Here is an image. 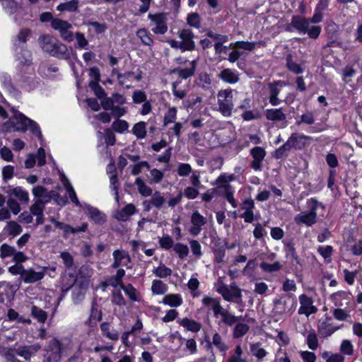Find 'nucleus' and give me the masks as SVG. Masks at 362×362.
Here are the masks:
<instances>
[{
	"label": "nucleus",
	"mask_w": 362,
	"mask_h": 362,
	"mask_svg": "<svg viewBox=\"0 0 362 362\" xmlns=\"http://www.w3.org/2000/svg\"><path fill=\"white\" fill-rule=\"evenodd\" d=\"M85 206L88 210L90 220L94 223L97 224H103L106 221V216L105 214L99 211L97 208L91 206L87 204H85Z\"/></svg>",
	"instance_id": "nucleus-20"
},
{
	"label": "nucleus",
	"mask_w": 362,
	"mask_h": 362,
	"mask_svg": "<svg viewBox=\"0 0 362 362\" xmlns=\"http://www.w3.org/2000/svg\"><path fill=\"white\" fill-rule=\"evenodd\" d=\"M243 349L240 345L235 348V352L233 356L228 358V362H247L246 359L242 358Z\"/></svg>",
	"instance_id": "nucleus-57"
},
{
	"label": "nucleus",
	"mask_w": 362,
	"mask_h": 362,
	"mask_svg": "<svg viewBox=\"0 0 362 362\" xmlns=\"http://www.w3.org/2000/svg\"><path fill=\"white\" fill-rule=\"evenodd\" d=\"M303 139H311V137L304 134L293 133L288 139V140L291 141L290 144L291 146L296 150H300L305 146V143L303 141Z\"/></svg>",
	"instance_id": "nucleus-23"
},
{
	"label": "nucleus",
	"mask_w": 362,
	"mask_h": 362,
	"mask_svg": "<svg viewBox=\"0 0 362 362\" xmlns=\"http://www.w3.org/2000/svg\"><path fill=\"white\" fill-rule=\"evenodd\" d=\"M40 349L41 346L39 344L30 346H21L16 349V354L28 361Z\"/></svg>",
	"instance_id": "nucleus-14"
},
{
	"label": "nucleus",
	"mask_w": 362,
	"mask_h": 362,
	"mask_svg": "<svg viewBox=\"0 0 362 362\" xmlns=\"http://www.w3.org/2000/svg\"><path fill=\"white\" fill-rule=\"evenodd\" d=\"M306 342L311 350H316L317 349L319 344L315 332H311L308 335Z\"/></svg>",
	"instance_id": "nucleus-60"
},
{
	"label": "nucleus",
	"mask_w": 362,
	"mask_h": 362,
	"mask_svg": "<svg viewBox=\"0 0 362 362\" xmlns=\"http://www.w3.org/2000/svg\"><path fill=\"white\" fill-rule=\"evenodd\" d=\"M285 252L288 258L292 259L298 264H301L300 260L296 254V249L293 243H288L285 245Z\"/></svg>",
	"instance_id": "nucleus-41"
},
{
	"label": "nucleus",
	"mask_w": 362,
	"mask_h": 362,
	"mask_svg": "<svg viewBox=\"0 0 362 362\" xmlns=\"http://www.w3.org/2000/svg\"><path fill=\"white\" fill-rule=\"evenodd\" d=\"M113 259L121 263L123 266H127L131 262L129 255L122 250H115L112 253Z\"/></svg>",
	"instance_id": "nucleus-32"
},
{
	"label": "nucleus",
	"mask_w": 362,
	"mask_h": 362,
	"mask_svg": "<svg viewBox=\"0 0 362 362\" xmlns=\"http://www.w3.org/2000/svg\"><path fill=\"white\" fill-rule=\"evenodd\" d=\"M290 143L291 141L287 140L285 144H284L272 153V157L275 159H282L287 158L288 156V152L292 148H293Z\"/></svg>",
	"instance_id": "nucleus-26"
},
{
	"label": "nucleus",
	"mask_w": 362,
	"mask_h": 362,
	"mask_svg": "<svg viewBox=\"0 0 362 362\" xmlns=\"http://www.w3.org/2000/svg\"><path fill=\"white\" fill-rule=\"evenodd\" d=\"M286 66L288 71L297 75L304 71V68L302 65L296 63L291 54H287L286 57Z\"/></svg>",
	"instance_id": "nucleus-24"
},
{
	"label": "nucleus",
	"mask_w": 362,
	"mask_h": 362,
	"mask_svg": "<svg viewBox=\"0 0 362 362\" xmlns=\"http://www.w3.org/2000/svg\"><path fill=\"white\" fill-rule=\"evenodd\" d=\"M286 85L285 82L282 81H275L268 84V89L269 91V101L273 106H277L281 100L278 98L281 88Z\"/></svg>",
	"instance_id": "nucleus-10"
},
{
	"label": "nucleus",
	"mask_w": 362,
	"mask_h": 362,
	"mask_svg": "<svg viewBox=\"0 0 362 362\" xmlns=\"http://www.w3.org/2000/svg\"><path fill=\"white\" fill-rule=\"evenodd\" d=\"M46 354L42 362H61L62 344L57 339H52L46 347Z\"/></svg>",
	"instance_id": "nucleus-7"
},
{
	"label": "nucleus",
	"mask_w": 362,
	"mask_h": 362,
	"mask_svg": "<svg viewBox=\"0 0 362 362\" xmlns=\"http://www.w3.org/2000/svg\"><path fill=\"white\" fill-rule=\"evenodd\" d=\"M136 35L138 37H139L142 42V43L147 46H152L153 44V40L151 37V35L149 34L147 30L144 28L139 29Z\"/></svg>",
	"instance_id": "nucleus-42"
},
{
	"label": "nucleus",
	"mask_w": 362,
	"mask_h": 362,
	"mask_svg": "<svg viewBox=\"0 0 362 362\" xmlns=\"http://www.w3.org/2000/svg\"><path fill=\"white\" fill-rule=\"evenodd\" d=\"M1 1L2 6L8 13L12 14L16 11L18 5L13 0H1Z\"/></svg>",
	"instance_id": "nucleus-64"
},
{
	"label": "nucleus",
	"mask_w": 362,
	"mask_h": 362,
	"mask_svg": "<svg viewBox=\"0 0 362 362\" xmlns=\"http://www.w3.org/2000/svg\"><path fill=\"white\" fill-rule=\"evenodd\" d=\"M165 202L164 197L160 194L159 192H156L153 194L151 200L149 201H144L143 202L144 205L146 204H151L156 207L157 209H160L162 205Z\"/></svg>",
	"instance_id": "nucleus-36"
},
{
	"label": "nucleus",
	"mask_w": 362,
	"mask_h": 362,
	"mask_svg": "<svg viewBox=\"0 0 362 362\" xmlns=\"http://www.w3.org/2000/svg\"><path fill=\"white\" fill-rule=\"evenodd\" d=\"M307 204L310 207L309 211L301 212L297 214L295 218V222L299 224H305L307 226H311L317 223V210L319 207L324 209V205L317 201L315 198L308 199Z\"/></svg>",
	"instance_id": "nucleus-3"
},
{
	"label": "nucleus",
	"mask_w": 362,
	"mask_h": 362,
	"mask_svg": "<svg viewBox=\"0 0 362 362\" xmlns=\"http://www.w3.org/2000/svg\"><path fill=\"white\" fill-rule=\"evenodd\" d=\"M191 223L192 226L189 229V233L193 236H197L202 230V226L206 223V219L198 211L193 212L191 216Z\"/></svg>",
	"instance_id": "nucleus-13"
},
{
	"label": "nucleus",
	"mask_w": 362,
	"mask_h": 362,
	"mask_svg": "<svg viewBox=\"0 0 362 362\" xmlns=\"http://www.w3.org/2000/svg\"><path fill=\"white\" fill-rule=\"evenodd\" d=\"M249 329L250 327L246 324H237L233 329V337L238 339L243 337L249 331Z\"/></svg>",
	"instance_id": "nucleus-47"
},
{
	"label": "nucleus",
	"mask_w": 362,
	"mask_h": 362,
	"mask_svg": "<svg viewBox=\"0 0 362 362\" xmlns=\"http://www.w3.org/2000/svg\"><path fill=\"white\" fill-rule=\"evenodd\" d=\"M153 273L159 278H166L172 274V270L163 264H160L153 270Z\"/></svg>",
	"instance_id": "nucleus-50"
},
{
	"label": "nucleus",
	"mask_w": 362,
	"mask_h": 362,
	"mask_svg": "<svg viewBox=\"0 0 362 362\" xmlns=\"http://www.w3.org/2000/svg\"><path fill=\"white\" fill-rule=\"evenodd\" d=\"M173 250L178 255L180 259L185 258L189 254L187 245L181 243H176L173 247Z\"/></svg>",
	"instance_id": "nucleus-51"
},
{
	"label": "nucleus",
	"mask_w": 362,
	"mask_h": 362,
	"mask_svg": "<svg viewBox=\"0 0 362 362\" xmlns=\"http://www.w3.org/2000/svg\"><path fill=\"white\" fill-rule=\"evenodd\" d=\"M98 304L95 302H93L90 316L88 320L89 325L91 327H94L97 322L102 320V311L98 310Z\"/></svg>",
	"instance_id": "nucleus-27"
},
{
	"label": "nucleus",
	"mask_w": 362,
	"mask_h": 362,
	"mask_svg": "<svg viewBox=\"0 0 362 362\" xmlns=\"http://www.w3.org/2000/svg\"><path fill=\"white\" fill-rule=\"evenodd\" d=\"M218 77L223 81L230 84H235L240 80L238 71L228 68L224 69L221 71L218 74Z\"/></svg>",
	"instance_id": "nucleus-17"
},
{
	"label": "nucleus",
	"mask_w": 362,
	"mask_h": 362,
	"mask_svg": "<svg viewBox=\"0 0 362 362\" xmlns=\"http://www.w3.org/2000/svg\"><path fill=\"white\" fill-rule=\"evenodd\" d=\"M13 115L9 120L4 124V128L7 132H24L28 129L35 134L38 139H42V134L38 124L33 120L25 117L21 112L12 108Z\"/></svg>",
	"instance_id": "nucleus-1"
},
{
	"label": "nucleus",
	"mask_w": 362,
	"mask_h": 362,
	"mask_svg": "<svg viewBox=\"0 0 362 362\" xmlns=\"http://www.w3.org/2000/svg\"><path fill=\"white\" fill-rule=\"evenodd\" d=\"M89 87L99 99H103L106 96V93L104 89L99 85L97 81H90Z\"/></svg>",
	"instance_id": "nucleus-53"
},
{
	"label": "nucleus",
	"mask_w": 362,
	"mask_h": 362,
	"mask_svg": "<svg viewBox=\"0 0 362 362\" xmlns=\"http://www.w3.org/2000/svg\"><path fill=\"white\" fill-rule=\"evenodd\" d=\"M153 293L156 295L163 294L167 291L166 285L160 280H153L151 286Z\"/></svg>",
	"instance_id": "nucleus-48"
},
{
	"label": "nucleus",
	"mask_w": 362,
	"mask_h": 362,
	"mask_svg": "<svg viewBox=\"0 0 362 362\" xmlns=\"http://www.w3.org/2000/svg\"><path fill=\"white\" fill-rule=\"evenodd\" d=\"M229 47L252 51L255 47V43L253 42L238 41L235 43H230Z\"/></svg>",
	"instance_id": "nucleus-46"
},
{
	"label": "nucleus",
	"mask_w": 362,
	"mask_h": 362,
	"mask_svg": "<svg viewBox=\"0 0 362 362\" xmlns=\"http://www.w3.org/2000/svg\"><path fill=\"white\" fill-rule=\"evenodd\" d=\"M273 303V312L276 315L285 313L291 315L295 310L296 302L291 299L289 295H282L279 298L274 299Z\"/></svg>",
	"instance_id": "nucleus-5"
},
{
	"label": "nucleus",
	"mask_w": 362,
	"mask_h": 362,
	"mask_svg": "<svg viewBox=\"0 0 362 362\" xmlns=\"http://www.w3.org/2000/svg\"><path fill=\"white\" fill-rule=\"evenodd\" d=\"M217 291L223 296L225 300L228 302H235L240 306L244 307L241 289L238 286H232L230 288L227 285L222 284L218 288Z\"/></svg>",
	"instance_id": "nucleus-6"
},
{
	"label": "nucleus",
	"mask_w": 362,
	"mask_h": 362,
	"mask_svg": "<svg viewBox=\"0 0 362 362\" xmlns=\"http://www.w3.org/2000/svg\"><path fill=\"white\" fill-rule=\"evenodd\" d=\"M330 318L327 317L325 320L319 321L317 332L322 337H328L334 332L338 330L340 327H334L329 322Z\"/></svg>",
	"instance_id": "nucleus-15"
},
{
	"label": "nucleus",
	"mask_w": 362,
	"mask_h": 362,
	"mask_svg": "<svg viewBox=\"0 0 362 362\" xmlns=\"http://www.w3.org/2000/svg\"><path fill=\"white\" fill-rule=\"evenodd\" d=\"M299 300L301 305L298 310L299 314H305L308 315L310 313L315 312L316 309L314 310V307L312 305L313 300L310 297L305 294H302L299 297Z\"/></svg>",
	"instance_id": "nucleus-21"
},
{
	"label": "nucleus",
	"mask_w": 362,
	"mask_h": 362,
	"mask_svg": "<svg viewBox=\"0 0 362 362\" xmlns=\"http://www.w3.org/2000/svg\"><path fill=\"white\" fill-rule=\"evenodd\" d=\"M241 318L242 317L235 316L234 315L229 313L228 310H227L225 314L223 315L221 322H219L218 324L220 325L221 323H223L227 326L231 327Z\"/></svg>",
	"instance_id": "nucleus-37"
},
{
	"label": "nucleus",
	"mask_w": 362,
	"mask_h": 362,
	"mask_svg": "<svg viewBox=\"0 0 362 362\" xmlns=\"http://www.w3.org/2000/svg\"><path fill=\"white\" fill-rule=\"evenodd\" d=\"M135 184L138 187L139 193L144 197H148L152 194V189L150 187L145 184L141 177H137Z\"/></svg>",
	"instance_id": "nucleus-39"
},
{
	"label": "nucleus",
	"mask_w": 362,
	"mask_h": 362,
	"mask_svg": "<svg viewBox=\"0 0 362 362\" xmlns=\"http://www.w3.org/2000/svg\"><path fill=\"white\" fill-rule=\"evenodd\" d=\"M100 329L103 336L107 338L117 341L119 339V333L116 330H110V325L108 322H103L100 325Z\"/></svg>",
	"instance_id": "nucleus-29"
},
{
	"label": "nucleus",
	"mask_w": 362,
	"mask_h": 362,
	"mask_svg": "<svg viewBox=\"0 0 362 362\" xmlns=\"http://www.w3.org/2000/svg\"><path fill=\"white\" fill-rule=\"evenodd\" d=\"M206 35L209 37L212 38L213 40H214L216 41V42L214 44V47H218V46L221 43H225V42H228V35L217 34L211 30L207 32Z\"/></svg>",
	"instance_id": "nucleus-49"
},
{
	"label": "nucleus",
	"mask_w": 362,
	"mask_h": 362,
	"mask_svg": "<svg viewBox=\"0 0 362 362\" xmlns=\"http://www.w3.org/2000/svg\"><path fill=\"white\" fill-rule=\"evenodd\" d=\"M30 315L40 323H45L47 319V313L36 305L31 306Z\"/></svg>",
	"instance_id": "nucleus-31"
},
{
	"label": "nucleus",
	"mask_w": 362,
	"mask_h": 362,
	"mask_svg": "<svg viewBox=\"0 0 362 362\" xmlns=\"http://www.w3.org/2000/svg\"><path fill=\"white\" fill-rule=\"evenodd\" d=\"M78 0H71L65 3L60 4L57 8L60 11H67L69 12H74L78 9Z\"/></svg>",
	"instance_id": "nucleus-40"
},
{
	"label": "nucleus",
	"mask_w": 362,
	"mask_h": 362,
	"mask_svg": "<svg viewBox=\"0 0 362 362\" xmlns=\"http://www.w3.org/2000/svg\"><path fill=\"white\" fill-rule=\"evenodd\" d=\"M6 230L9 235L16 236L19 235L22 232L23 229L18 223L13 221H10L7 223Z\"/></svg>",
	"instance_id": "nucleus-43"
},
{
	"label": "nucleus",
	"mask_w": 362,
	"mask_h": 362,
	"mask_svg": "<svg viewBox=\"0 0 362 362\" xmlns=\"http://www.w3.org/2000/svg\"><path fill=\"white\" fill-rule=\"evenodd\" d=\"M15 252L16 248L14 247L10 246L6 243H4L0 247V257L2 259L12 257Z\"/></svg>",
	"instance_id": "nucleus-54"
},
{
	"label": "nucleus",
	"mask_w": 362,
	"mask_h": 362,
	"mask_svg": "<svg viewBox=\"0 0 362 362\" xmlns=\"http://www.w3.org/2000/svg\"><path fill=\"white\" fill-rule=\"evenodd\" d=\"M310 25V21L305 17L301 16H293L291 18L290 23L285 25V30L287 32H293L294 30L300 33H306L308 31V26Z\"/></svg>",
	"instance_id": "nucleus-9"
},
{
	"label": "nucleus",
	"mask_w": 362,
	"mask_h": 362,
	"mask_svg": "<svg viewBox=\"0 0 362 362\" xmlns=\"http://www.w3.org/2000/svg\"><path fill=\"white\" fill-rule=\"evenodd\" d=\"M197 67V62L193 60L190 62L189 68H175L172 73L177 74L179 77L183 79H187L191 76H192L196 70Z\"/></svg>",
	"instance_id": "nucleus-22"
},
{
	"label": "nucleus",
	"mask_w": 362,
	"mask_h": 362,
	"mask_svg": "<svg viewBox=\"0 0 362 362\" xmlns=\"http://www.w3.org/2000/svg\"><path fill=\"white\" fill-rule=\"evenodd\" d=\"M30 36V30L28 29L21 30L18 34L16 35L14 40V46L16 47V52H18V49L22 51L21 45H25L28 41V39Z\"/></svg>",
	"instance_id": "nucleus-25"
},
{
	"label": "nucleus",
	"mask_w": 362,
	"mask_h": 362,
	"mask_svg": "<svg viewBox=\"0 0 362 362\" xmlns=\"http://www.w3.org/2000/svg\"><path fill=\"white\" fill-rule=\"evenodd\" d=\"M160 247L165 250H170L173 245V240L169 235H165L159 239Z\"/></svg>",
	"instance_id": "nucleus-62"
},
{
	"label": "nucleus",
	"mask_w": 362,
	"mask_h": 362,
	"mask_svg": "<svg viewBox=\"0 0 362 362\" xmlns=\"http://www.w3.org/2000/svg\"><path fill=\"white\" fill-rule=\"evenodd\" d=\"M132 132L137 139H144L146 136V123L144 122H139L135 124Z\"/></svg>",
	"instance_id": "nucleus-38"
},
{
	"label": "nucleus",
	"mask_w": 362,
	"mask_h": 362,
	"mask_svg": "<svg viewBox=\"0 0 362 362\" xmlns=\"http://www.w3.org/2000/svg\"><path fill=\"white\" fill-rule=\"evenodd\" d=\"M177 115V110L175 107L169 108L164 117V125L167 126L170 123L175 122Z\"/></svg>",
	"instance_id": "nucleus-63"
},
{
	"label": "nucleus",
	"mask_w": 362,
	"mask_h": 362,
	"mask_svg": "<svg viewBox=\"0 0 362 362\" xmlns=\"http://www.w3.org/2000/svg\"><path fill=\"white\" fill-rule=\"evenodd\" d=\"M315 117L312 112H306L300 116V120L296 122V124L299 125L302 123L311 125L315 123Z\"/></svg>",
	"instance_id": "nucleus-56"
},
{
	"label": "nucleus",
	"mask_w": 362,
	"mask_h": 362,
	"mask_svg": "<svg viewBox=\"0 0 362 362\" xmlns=\"http://www.w3.org/2000/svg\"><path fill=\"white\" fill-rule=\"evenodd\" d=\"M38 42L42 49L52 57L59 59H69L72 54L71 48H68L64 44L53 36L43 35L39 37Z\"/></svg>",
	"instance_id": "nucleus-2"
},
{
	"label": "nucleus",
	"mask_w": 362,
	"mask_h": 362,
	"mask_svg": "<svg viewBox=\"0 0 362 362\" xmlns=\"http://www.w3.org/2000/svg\"><path fill=\"white\" fill-rule=\"evenodd\" d=\"M250 155L253 159L262 161L266 156V151L262 147L255 146L250 150Z\"/></svg>",
	"instance_id": "nucleus-55"
},
{
	"label": "nucleus",
	"mask_w": 362,
	"mask_h": 362,
	"mask_svg": "<svg viewBox=\"0 0 362 362\" xmlns=\"http://www.w3.org/2000/svg\"><path fill=\"white\" fill-rule=\"evenodd\" d=\"M340 351L345 355L351 356L354 353V347L351 341L344 339L340 346Z\"/></svg>",
	"instance_id": "nucleus-59"
},
{
	"label": "nucleus",
	"mask_w": 362,
	"mask_h": 362,
	"mask_svg": "<svg viewBox=\"0 0 362 362\" xmlns=\"http://www.w3.org/2000/svg\"><path fill=\"white\" fill-rule=\"evenodd\" d=\"M162 303L171 307H178L182 305V299L180 294H168L163 298Z\"/></svg>",
	"instance_id": "nucleus-30"
},
{
	"label": "nucleus",
	"mask_w": 362,
	"mask_h": 362,
	"mask_svg": "<svg viewBox=\"0 0 362 362\" xmlns=\"http://www.w3.org/2000/svg\"><path fill=\"white\" fill-rule=\"evenodd\" d=\"M261 269L265 272L272 273L274 272H278L281 269L282 265L280 262H276L273 264H268L266 262H262L259 264Z\"/></svg>",
	"instance_id": "nucleus-45"
},
{
	"label": "nucleus",
	"mask_w": 362,
	"mask_h": 362,
	"mask_svg": "<svg viewBox=\"0 0 362 362\" xmlns=\"http://www.w3.org/2000/svg\"><path fill=\"white\" fill-rule=\"evenodd\" d=\"M16 349L0 346V356L4 357L8 361L12 362L15 358Z\"/></svg>",
	"instance_id": "nucleus-52"
},
{
	"label": "nucleus",
	"mask_w": 362,
	"mask_h": 362,
	"mask_svg": "<svg viewBox=\"0 0 362 362\" xmlns=\"http://www.w3.org/2000/svg\"><path fill=\"white\" fill-rule=\"evenodd\" d=\"M37 82L34 77L32 76H22L19 80V85L27 91L34 89L37 86Z\"/></svg>",
	"instance_id": "nucleus-35"
},
{
	"label": "nucleus",
	"mask_w": 362,
	"mask_h": 362,
	"mask_svg": "<svg viewBox=\"0 0 362 362\" xmlns=\"http://www.w3.org/2000/svg\"><path fill=\"white\" fill-rule=\"evenodd\" d=\"M233 92L235 90L232 89H225L221 90L217 94L218 110L225 117H230L232 114L234 106Z\"/></svg>",
	"instance_id": "nucleus-4"
},
{
	"label": "nucleus",
	"mask_w": 362,
	"mask_h": 362,
	"mask_svg": "<svg viewBox=\"0 0 362 362\" xmlns=\"http://www.w3.org/2000/svg\"><path fill=\"white\" fill-rule=\"evenodd\" d=\"M235 180L233 174L227 175L226 173L221 174L215 180L214 184L218 185V188H223L224 192L230 190L233 187L229 184L230 182Z\"/></svg>",
	"instance_id": "nucleus-19"
},
{
	"label": "nucleus",
	"mask_w": 362,
	"mask_h": 362,
	"mask_svg": "<svg viewBox=\"0 0 362 362\" xmlns=\"http://www.w3.org/2000/svg\"><path fill=\"white\" fill-rule=\"evenodd\" d=\"M148 18L156 23V26L152 28V31L155 34L163 35L168 30L166 24V18L163 13L148 14Z\"/></svg>",
	"instance_id": "nucleus-11"
},
{
	"label": "nucleus",
	"mask_w": 362,
	"mask_h": 362,
	"mask_svg": "<svg viewBox=\"0 0 362 362\" xmlns=\"http://www.w3.org/2000/svg\"><path fill=\"white\" fill-rule=\"evenodd\" d=\"M33 194L37 199H41L42 201L47 200V202L50 201L52 197L47 189L42 186L34 187L33 189Z\"/></svg>",
	"instance_id": "nucleus-34"
},
{
	"label": "nucleus",
	"mask_w": 362,
	"mask_h": 362,
	"mask_svg": "<svg viewBox=\"0 0 362 362\" xmlns=\"http://www.w3.org/2000/svg\"><path fill=\"white\" fill-rule=\"evenodd\" d=\"M129 124L125 120L117 119L112 123V129L119 133H123L127 130Z\"/></svg>",
	"instance_id": "nucleus-58"
},
{
	"label": "nucleus",
	"mask_w": 362,
	"mask_h": 362,
	"mask_svg": "<svg viewBox=\"0 0 362 362\" xmlns=\"http://www.w3.org/2000/svg\"><path fill=\"white\" fill-rule=\"evenodd\" d=\"M52 28L59 32L60 36L65 41L71 42L74 40V34L71 31L72 25L60 18H54L52 21Z\"/></svg>",
	"instance_id": "nucleus-8"
},
{
	"label": "nucleus",
	"mask_w": 362,
	"mask_h": 362,
	"mask_svg": "<svg viewBox=\"0 0 362 362\" xmlns=\"http://www.w3.org/2000/svg\"><path fill=\"white\" fill-rule=\"evenodd\" d=\"M8 188L11 191V194L16 197L21 202L27 204L29 202L28 192L21 187H11L8 186Z\"/></svg>",
	"instance_id": "nucleus-28"
},
{
	"label": "nucleus",
	"mask_w": 362,
	"mask_h": 362,
	"mask_svg": "<svg viewBox=\"0 0 362 362\" xmlns=\"http://www.w3.org/2000/svg\"><path fill=\"white\" fill-rule=\"evenodd\" d=\"M265 117L267 119L272 122H283L286 119V115L281 107L267 109L265 111Z\"/></svg>",
	"instance_id": "nucleus-18"
},
{
	"label": "nucleus",
	"mask_w": 362,
	"mask_h": 362,
	"mask_svg": "<svg viewBox=\"0 0 362 362\" xmlns=\"http://www.w3.org/2000/svg\"><path fill=\"white\" fill-rule=\"evenodd\" d=\"M47 203V200L42 201L41 199H36L35 203L30 206V213L34 215H41L43 213L45 204Z\"/></svg>",
	"instance_id": "nucleus-44"
},
{
	"label": "nucleus",
	"mask_w": 362,
	"mask_h": 362,
	"mask_svg": "<svg viewBox=\"0 0 362 362\" xmlns=\"http://www.w3.org/2000/svg\"><path fill=\"white\" fill-rule=\"evenodd\" d=\"M250 351L253 356L259 359L263 358L267 355V351L264 349L260 348L258 344H251Z\"/></svg>",
	"instance_id": "nucleus-61"
},
{
	"label": "nucleus",
	"mask_w": 362,
	"mask_h": 362,
	"mask_svg": "<svg viewBox=\"0 0 362 362\" xmlns=\"http://www.w3.org/2000/svg\"><path fill=\"white\" fill-rule=\"evenodd\" d=\"M179 37L182 40L183 50L193 51L195 49V42L193 40L194 35L190 29H182L178 33Z\"/></svg>",
	"instance_id": "nucleus-12"
},
{
	"label": "nucleus",
	"mask_w": 362,
	"mask_h": 362,
	"mask_svg": "<svg viewBox=\"0 0 362 362\" xmlns=\"http://www.w3.org/2000/svg\"><path fill=\"white\" fill-rule=\"evenodd\" d=\"M180 325L185 327L188 331H191L192 332H198L202 328L200 323L187 317L183 318L180 321Z\"/></svg>",
	"instance_id": "nucleus-33"
},
{
	"label": "nucleus",
	"mask_w": 362,
	"mask_h": 362,
	"mask_svg": "<svg viewBox=\"0 0 362 362\" xmlns=\"http://www.w3.org/2000/svg\"><path fill=\"white\" fill-rule=\"evenodd\" d=\"M45 275V268H42L41 271L35 272L33 269H25L23 281L26 284H34L40 281Z\"/></svg>",
	"instance_id": "nucleus-16"
}]
</instances>
